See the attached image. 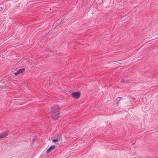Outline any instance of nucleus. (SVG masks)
<instances>
[{"mask_svg": "<svg viewBox=\"0 0 158 158\" xmlns=\"http://www.w3.org/2000/svg\"><path fill=\"white\" fill-rule=\"evenodd\" d=\"M25 68H23L18 70L17 71H18V72L19 73V74H20L23 73L25 71Z\"/></svg>", "mask_w": 158, "mask_h": 158, "instance_id": "39448f33", "label": "nucleus"}, {"mask_svg": "<svg viewBox=\"0 0 158 158\" xmlns=\"http://www.w3.org/2000/svg\"><path fill=\"white\" fill-rule=\"evenodd\" d=\"M14 74H15V75H17L19 74V73L18 72V71H17L16 72L14 73Z\"/></svg>", "mask_w": 158, "mask_h": 158, "instance_id": "6e6552de", "label": "nucleus"}, {"mask_svg": "<svg viewBox=\"0 0 158 158\" xmlns=\"http://www.w3.org/2000/svg\"><path fill=\"white\" fill-rule=\"evenodd\" d=\"M8 135L6 133H4L0 134V140L2 139L3 138L6 136Z\"/></svg>", "mask_w": 158, "mask_h": 158, "instance_id": "20e7f679", "label": "nucleus"}, {"mask_svg": "<svg viewBox=\"0 0 158 158\" xmlns=\"http://www.w3.org/2000/svg\"><path fill=\"white\" fill-rule=\"evenodd\" d=\"M58 141V139H54L52 140V142L54 143L56 142L57 141Z\"/></svg>", "mask_w": 158, "mask_h": 158, "instance_id": "0eeeda50", "label": "nucleus"}, {"mask_svg": "<svg viewBox=\"0 0 158 158\" xmlns=\"http://www.w3.org/2000/svg\"><path fill=\"white\" fill-rule=\"evenodd\" d=\"M121 100V98L120 97H118L116 99V102H117V104H118L119 103V102Z\"/></svg>", "mask_w": 158, "mask_h": 158, "instance_id": "423d86ee", "label": "nucleus"}, {"mask_svg": "<svg viewBox=\"0 0 158 158\" xmlns=\"http://www.w3.org/2000/svg\"><path fill=\"white\" fill-rule=\"evenodd\" d=\"M51 110V117L52 119L56 120L59 117L60 107L59 105L52 106Z\"/></svg>", "mask_w": 158, "mask_h": 158, "instance_id": "f257e3e1", "label": "nucleus"}, {"mask_svg": "<svg viewBox=\"0 0 158 158\" xmlns=\"http://www.w3.org/2000/svg\"><path fill=\"white\" fill-rule=\"evenodd\" d=\"M81 95V94L79 92H74L71 94V96L75 98H78Z\"/></svg>", "mask_w": 158, "mask_h": 158, "instance_id": "f03ea898", "label": "nucleus"}, {"mask_svg": "<svg viewBox=\"0 0 158 158\" xmlns=\"http://www.w3.org/2000/svg\"><path fill=\"white\" fill-rule=\"evenodd\" d=\"M34 141V140L33 139V140H32V141Z\"/></svg>", "mask_w": 158, "mask_h": 158, "instance_id": "9d476101", "label": "nucleus"}, {"mask_svg": "<svg viewBox=\"0 0 158 158\" xmlns=\"http://www.w3.org/2000/svg\"><path fill=\"white\" fill-rule=\"evenodd\" d=\"M56 146L55 145H52L50 146L49 148L46 150V152L47 153H49L52 149L55 148Z\"/></svg>", "mask_w": 158, "mask_h": 158, "instance_id": "7ed1b4c3", "label": "nucleus"}, {"mask_svg": "<svg viewBox=\"0 0 158 158\" xmlns=\"http://www.w3.org/2000/svg\"><path fill=\"white\" fill-rule=\"evenodd\" d=\"M121 82L123 83H125V80L124 79H122V80H121Z\"/></svg>", "mask_w": 158, "mask_h": 158, "instance_id": "1a4fd4ad", "label": "nucleus"}]
</instances>
